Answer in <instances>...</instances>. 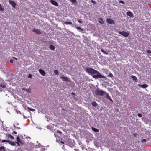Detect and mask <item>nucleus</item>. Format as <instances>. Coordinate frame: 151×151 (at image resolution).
<instances>
[{
  "instance_id": "8",
  "label": "nucleus",
  "mask_w": 151,
  "mask_h": 151,
  "mask_svg": "<svg viewBox=\"0 0 151 151\" xmlns=\"http://www.w3.org/2000/svg\"><path fill=\"white\" fill-rule=\"evenodd\" d=\"M9 2L14 8L15 7L16 4L15 2L11 0H9Z\"/></svg>"
},
{
  "instance_id": "39",
  "label": "nucleus",
  "mask_w": 151,
  "mask_h": 151,
  "mask_svg": "<svg viewBox=\"0 0 151 151\" xmlns=\"http://www.w3.org/2000/svg\"><path fill=\"white\" fill-rule=\"evenodd\" d=\"M38 145L40 147H42L43 146L42 145H41L40 144H39Z\"/></svg>"
},
{
  "instance_id": "40",
  "label": "nucleus",
  "mask_w": 151,
  "mask_h": 151,
  "mask_svg": "<svg viewBox=\"0 0 151 151\" xmlns=\"http://www.w3.org/2000/svg\"><path fill=\"white\" fill-rule=\"evenodd\" d=\"M17 134V132L16 131H14L13 132V134Z\"/></svg>"
},
{
  "instance_id": "20",
  "label": "nucleus",
  "mask_w": 151,
  "mask_h": 151,
  "mask_svg": "<svg viewBox=\"0 0 151 151\" xmlns=\"http://www.w3.org/2000/svg\"><path fill=\"white\" fill-rule=\"evenodd\" d=\"M6 149L4 146L0 147V151H5Z\"/></svg>"
},
{
  "instance_id": "41",
  "label": "nucleus",
  "mask_w": 151,
  "mask_h": 151,
  "mask_svg": "<svg viewBox=\"0 0 151 151\" xmlns=\"http://www.w3.org/2000/svg\"><path fill=\"white\" fill-rule=\"evenodd\" d=\"M78 22L79 23H81L82 22L80 20H78Z\"/></svg>"
},
{
  "instance_id": "17",
  "label": "nucleus",
  "mask_w": 151,
  "mask_h": 151,
  "mask_svg": "<svg viewBox=\"0 0 151 151\" xmlns=\"http://www.w3.org/2000/svg\"><path fill=\"white\" fill-rule=\"evenodd\" d=\"M22 90L27 91L28 93H31V90L30 88H29L28 89H26L25 88H23Z\"/></svg>"
},
{
  "instance_id": "18",
  "label": "nucleus",
  "mask_w": 151,
  "mask_h": 151,
  "mask_svg": "<svg viewBox=\"0 0 151 151\" xmlns=\"http://www.w3.org/2000/svg\"><path fill=\"white\" fill-rule=\"evenodd\" d=\"M64 24H65L66 25H68V24H69V25H73L72 22H64Z\"/></svg>"
},
{
  "instance_id": "31",
  "label": "nucleus",
  "mask_w": 151,
  "mask_h": 151,
  "mask_svg": "<svg viewBox=\"0 0 151 151\" xmlns=\"http://www.w3.org/2000/svg\"><path fill=\"white\" fill-rule=\"evenodd\" d=\"M101 51L103 53L105 54H107V53L105 51H104V50L103 49L101 50Z\"/></svg>"
},
{
  "instance_id": "4",
  "label": "nucleus",
  "mask_w": 151,
  "mask_h": 151,
  "mask_svg": "<svg viewBox=\"0 0 151 151\" xmlns=\"http://www.w3.org/2000/svg\"><path fill=\"white\" fill-rule=\"evenodd\" d=\"M106 22L109 24H114V21L111 19L109 18L106 19Z\"/></svg>"
},
{
  "instance_id": "35",
  "label": "nucleus",
  "mask_w": 151,
  "mask_h": 151,
  "mask_svg": "<svg viewBox=\"0 0 151 151\" xmlns=\"http://www.w3.org/2000/svg\"><path fill=\"white\" fill-rule=\"evenodd\" d=\"M91 2L94 4H96V3L95 1L93 0H91Z\"/></svg>"
},
{
  "instance_id": "14",
  "label": "nucleus",
  "mask_w": 151,
  "mask_h": 151,
  "mask_svg": "<svg viewBox=\"0 0 151 151\" xmlns=\"http://www.w3.org/2000/svg\"><path fill=\"white\" fill-rule=\"evenodd\" d=\"M105 97L108 99H109L110 100V101L112 102H113V101L111 99V97H110L109 94L107 93L106 94V96H105Z\"/></svg>"
},
{
  "instance_id": "49",
  "label": "nucleus",
  "mask_w": 151,
  "mask_h": 151,
  "mask_svg": "<svg viewBox=\"0 0 151 151\" xmlns=\"http://www.w3.org/2000/svg\"><path fill=\"white\" fill-rule=\"evenodd\" d=\"M5 151H6V150H5Z\"/></svg>"
},
{
  "instance_id": "37",
  "label": "nucleus",
  "mask_w": 151,
  "mask_h": 151,
  "mask_svg": "<svg viewBox=\"0 0 151 151\" xmlns=\"http://www.w3.org/2000/svg\"><path fill=\"white\" fill-rule=\"evenodd\" d=\"M138 117H142V115H141V114L139 113L138 114Z\"/></svg>"
},
{
  "instance_id": "51",
  "label": "nucleus",
  "mask_w": 151,
  "mask_h": 151,
  "mask_svg": "<svg viewBox=\"0 0 151 151\" xmlns=\"http://www.w3.org/2000/svg\"><path fill=\"white\" fill-rule=\"evenodd\" d=\"M5 151H6V150H5Z\"/></svg>"
},
{
  "instance_id": "16",
  "label": "nucleus",
  "mask_w": 151,
  "mask_h": 151,
  "mask_svg": "<svg viewBox=\"0 0 151 151\" xmlns=\"http://www.w3.org/2000/svg\"><path fill=\"white\" fill-rule=\"evenodd\" d=\"M92 129L93 131H94L96 132H99V130L97 128L92 127Z\"/></svg>"
},
{
  "instance_id": "23",
  "label": "nucleus",
  "mask_w": 151,
  "mask_h": 151,
  "mask_svg": "<svg viewBox=\"0 0 151 151\" xmlns=\"http://www.w3.org/2000/svg\"><path fill=\"white\" fill-rule=\"evenodd\" d=\"M108 77L112 78L113 77V75L111 73H110L107 76Z\"/></svg>"
},
{
  "instance_id": "27",
  "label": "nucleus",
  "mask_w": 151,
  "mask_h": 151,
  "mask_svg": "<svg viewBox=\"0 0 151 151\" xmlns=\"http://www.w3.org/2000/svg\"><path fill=\"white\" fill-rule=\"evenodd\" d=\"M71 2L73 4H75L76 3L77 1L76 0H71Z\"/></svg>"
},
{
  "instance_id": "5",
  "label": "nucleus",
  "mask_w": 151,
  "mask_h": 151,
  "mask_svg": "<svg viewBox=\"0 0 151 151\" xmlns=\"http://www.w3.org/2000/svg\"><path fill=\"white\" fill-rule=\"evenodd\" d=\"M17 142L16 143L18 145H20L19 143L22 144V142L20 140V138L18 136H17L16 138Z\"/></svg>"
},
{
  "instance_id": "6",
  "label": "nucleus",
  "mask_w": 151,
  "mask_h": 151,
  "mask_svg": "<svg viewBox=\"0 0 151 151\" xmlns=\"http://www.w3.org/2000/svg\"><path fill=\"white\" fill-rule=\"evenodd\" d=\"M60 78L61 79L62 81L66 82L69 81V78L65 77H60Z\"/></svg>"
},
{
  "instance_id": "30",
  "label": "nucleus",
  "mask_w": 151,
  "mask_h": 151,
  "mask_svg": "<svg viewBox=\"0 0 151 151\" xmlns=\"http://www.w3.org/2000/svg\"><path fill=\"white\" fill-rule=\"evenodd\" d=\"M28 77L29 78H32V75L31 74H29L28 76Z\"/></svg>"
},
{
  "instance_id": "9",
  "label": "nucleus",
  "mask_w": 151,
  "mask_h": 151,
  "mask_svg": "<svg viewBox=\"0 0 151 151\" xmlns=\"http://www.w3.org/2000/svg\"><path fill=\"white\" fill-rule=\"evenodd\" d=\"M50 2L53 5H55L56 6H57L58 5V3L55 1L53 0H51Z\"/></svg>"
},
{
  "instance_id": "46",
  "label": "nucleus",
  "mask_w": 151,
  "mask_h": 151,
  "mask_svg": "<svg viewBox=\"0 0 151 151\" xmlns=\"http://www.w3.org/2000/svg\"><path fill=\"white\" fill-rule=\"evenodd\" d=\"M72 94H73V95H74V93L73 92H72Z\"/></svg>"
},
{
  "instance_id": "22",
  "label": "nucleus",
  "mask_w": 151,
  "mask_h": 151,
  "mask_svg": "<svg viewBox=\"0 0 151 151\" xmlns=\"http://www.w3.org/2000/svg\"><path fill=\"white\" fill-rule=\"evenodd\" d=\"M0 87H1L4 88H6V85H5V84H4V85L1 84L0 85Z\"/></svg>"
},
{
  "instance_id": "50",
  "label": "nucleus",
  "mask_w": 151,
  "mask_h": 151,
  "mask_svg": "<svg viewBox=\"0 0 151 151\" xmlns=\"http://www.w3.org/2000/svg\"><path fill=\"white\" fill-rule=\"evenodd\" d=\"M5 151H6V150H5Z\"/></svg>"
},
{
  "instance_id": "34",
  "label": "nucleus",
  "mask_w": 151,
  "mask_h": 151,
  "mask_svg": "<svg viewBox=\"0 0 151 151\" xmlns=\"http://www.w3.org/2000/svg\"><path fill=\"white\" fill-rule=\"evenodd\" d=\"M146 140L145 139H143L141 140V142L142 143H144V142H146Z\"/></svg>"
},
{
  "instance_id": "19",
  "label": "nucleus",
  "mask_w": 151,
  "mask_h": 151,
  "mask_svg": "<svg viewBox=\"0 0 151 151\" xmlns=\"http://www.w3.org/2000/svg\"><path fill=\"white\" fill-rule=\"evenodd\" d=\"M91 104L92 106L94 107L96 106L97 105V104L95 101H93V102H92Z\"/></svg>"
},
{
  "instance_id": "44",
  "label": "nucleus",
  "mask_w": 151,
  "mask_h": 151,
  "mask_svg": "<svg viewBox=\"0 0 151 151\" xmlns=\"http://www.w3.org/2000/svg\"><path fill=\"white\" fill-rule=\"evenodd\" d=\"M12 145H15V144H14V143L13 142V143H12Z\"/></svg>"
},
{
  "instance_id": "48",
  "label": "nucleus",
  "mask_w": 151,
  "mask_h": 151,
  "mask_svg": "<svg viewBox=\"0 0 151 151\" xmlns=\"http://www.w3.org/2000/svg\"><path fill=\"white\" fill-rule=\"evenodd\" d=\"M59 133H61V132L60 131H59Z\"/></svg>"
},
{
  "instance_id": "32",
  "label": "nucleus",
  "mask_w": 151,
  "mask_h": 151,
  "mask_svg": "<svg viewBox=\"0 0 151 151\" xmlns=\"http://www.w3.org/2000/svg\"><path fill=\"white\" fill-rule=\"evenodd\" d=\"M9 137L10 138H11L12 139H14V137L12 136L11 135H9Z\"/></svg>"
},
{
  "instance_id": "12",
  "label": "nucleus",
  "mask_w": 151,
  "mask_h": 151,
  "mask_svg": "<svg viewBox=\"0 0 151 151\" xmlns=\"http://www.w3.org/2000/svg\"><path fill=\"white\" fill-rule=\"evenodd\" d=\"M126 14L128 16L130 17H133V13L129 11H128Z\"/></svg>"
},
{
  "instance_id": "26",
  "label": "nucleus",
  "mask_w": 151,
  "mask_h": 151,
  "mask_svg": "<svg viewBox=\"0 0 151 151\" xmlns=\"http://www.w3.org/2000/svg\"><path fill=\"white\" fill-rule=\"evenodd\" d=\"M76 28L78 29V30H82V31H83V29L79 27H78V26H77L76 27Z\"/></svg>"
},
{
  "instance_id": "7",
  "label": "nucleus",
  "mask_w": 151,
  "mask_h": 151,
  "mask_svg": "<svg viewBox=\"0 0 151 151\" xmlns=\"http://www.w3.org/2000/svg\"><path fill=\"white\" fill-rule=\"evenodd\" d=\"M32 31L37 34H40L41 33L40 31L38 29L35 28L33 29Z\"/></svg>"
},
{
  "instance_id": "15",
  "label": "nucleus",
  "mask_w": 151,
  "mask_h": 151,
  "mask_svg": "<svg viewBox=\"0 0 151 151\" xmlns=\"http://www.w3.org/2000/svg\"><path fill=\"white\" fill-rule=\"evenodd\" d=\"M99 22L101 24H103L104 22L103 21V19L101 18H99Z\"/></svg>"
},
{
  "instance_id": "28",
  "label": "nucleus",
  "mask_w": 151,
  "mask_h": 151,
  "mask_svg": "<svg viewBox=\"0 0 151 151\" xmlns=\"http://www.w3.org/2000/svg\"><path fill=\"white\" fill-rule=\"evenodd\" d=\"M28 109L30 111H35V110L34 109L29 108V107H28Z\"/></svg>"
},
{
  "instance_id": "47",
  "label": "nucleus",
  "mask_w": 151,
  "mask_h": 151,
  "mask_svg": "<svg viewBox=\"0 0 151 151\" xmlns=\"http://www.w3.org/2000/svg\"><path fill=\"white\" fill-rule=\"evenodd\" d=\"M17 128L18 129H20V128H18V127H17Z\"/></svg>"
},
{
  "instance_id": "29",
  "label": "nucleus",
  "mask_w": 151,
  "mask_h": 151,
  "mask_svg": "<svg viewBox=\"0 0 151 151\" xmlns=\"http://www.w3.org/2000/svg\"><path fill=\"white\" fill-rule=\"evenodd\" d=\"M2 142H10L11 141L10 140H3L2 141Z\"/></svg>"
},
{
  "instance_id": "21",
  "label": "nucleus",
  "mask_w": 151,
  "mask_h": 151,
  "mask_svg": "<svg viewBox=\"0 0 151 151\" xmlns=\"http://www.w3.org/2000/svg\"><path fill=\"white\" fill-rule=\"evenodd\" d=\"M49 48H50V49L52 50H54L55 49V47L54 46L52 45H50V46L49 47Z\"/></svg>"
},
{
  "instance_id": "36",
  "label": "nucleus",
  "mask_w": 151,
  "mask_h": 151,
  "mask_svg": "<svg viewBox=\"0 0 151 151\" xmlns=\"http://www.w3.org/2000/svg\"><path fill=\"white\" fill-rule=\"evenodd\" d=\"M146 52L148 53H151V51L149 50H147Z\"/></svg>"
},
{
  "instance_id": "1",
  "label": "nucleus",
  "mask_w": 151,
  "mask_h": 151,
  "mask_svg": "<svg viewBox=\"0 0 151 151\" xmlns=\"http://www.w3.org/2000/svg\"><path fill=\"white\" fill-rule=\"evenodd\" d=\"M85 71L91 75H96L92 76V77L94 78H105V77L101 74L97 70L93 69L90 67L87 68L85 70Z\"/></svg>"
},
{
  "instance_id": "42",
  "label": "nucleus",
  "mask_w": 151,
  "mask_h": 151,
  "mask_svg": "<svg viewBox=\"0 0 151 151\" xmlns=\"http://www.w3.org/2000/svg\"><path fill=\"white\" fill-rule=\"evenodd\" d=\"M60 142L61 143L63 144H64V142H63V141H61Z\"/></svg>"
},
{
  "instance_id": "11",
  "label": "nucleus",
  "mask_w": 151,
  "mask_h": 151,
  "mask_svg": "<svg viewBox=\"0 0 151 151\" xmlns=\"http://www.w3.org/2000/svg\"><path fill=\"white\" fill-rule=\"evenodd\" d=\"M138 86L140 87L143 88H145L148 87V86L146 84H144L143 85H138Z\"/></svg>"
},
{
  "instance_id": "2",
  "label": "nucleus",
  "mask_w": 151,
  "mask_h": 151,
  "mask_svg": "<svg viewBox=\"0 0 151 151\" xmlns=\"http://www.w3.org/2000/svg\"><path fill=\"white\" fill-rule=\"evenodd\" d=\"M95 93L96 95L102 96L105 95V96H106V94H107V93L106 92L102 90H101L99 89H97L96 90Z\"/></svg>"
},
{
  "instance_id": "25",
  "label": "nucleus",
  "mask_w": 151,
  "mask_h": 151,
  "mask_svg": "<svg viewBox=\"0 0 151 151\" xmlns=\"http://www.w3.org/2000/svg\"><path fill=\"white\" fill-rule=\"evenodd\" d=\"M4 8H3L1 5L0 4V11H4Z\"/></svg>"
},
{
  "instance_id": "43",
  "label": "nucleus",
  "mask_w": 151,
  "mask_h": 151,
  "mask_svg": "<svg viewBox=\"0 0 151 151\" xmlns=\"http://www.w3.org/2000/svg\"><path fill=\"white\" fill-rule=\"evenodd\" d=\"M13 58H14V59H16V60L17 59V58H15V57H13Z\"/></svg>"
},
{
  "instance_id": "45",
  "label": "nucleus",
  "mask_w": 151,
  "mask_h": 151,
  "mask_svg": "<svg viewBox=\"0 0 151 151\" xmlns=\"http://www.w3.org/2000/svg\"><path fill=\"white\" fill-rule=\"evenodd\" d=\"M14 127H16L15 125H14Z\"/></svg>"
},
{
  "instance_id": "10",
  "label": "nucleus",
  "mask_w": 151,
  "mask_h": 151,
  "mask_svg": "<svg viewBox=\"0 0 151 151\" xmlns=\"http://www.w3.org/2000/svg\"><path fill=\"white\" fill-rule=\"evenodd\" d=\"M39 71L41 75L43 76H44L46 74L45 72L42 69H39Z\"/></svg>"
},
{
  "instance_id": "52",
  "label": "nucleus",
  "mask_w": 151,
  "mask_h": 151,
  "mask_svg": "<svg viewBox=\"0 0 151 151\" xmlns=\"http://www.w3.org/2000/svg\"><path fill=\"white\" fill-rule=\"evenodd\" d=\"M5 151H6V150H5Z\"/></svg>"
},
{
  "instance_id": "13",
  "label": "nucleus",
  "mask_w": 151,
  "mask_h": 151,
  "mask_svg": "<svg viewBox=\"0 0 151 151\" xmlns=\"http://www.w3.org/2000/svg\"><path fill=\"white\" fill-rule=\"evenodd\" d=\"M131 78L133 79V80H134L135 82H137V77L134 76L132 75L131 76Z\"/></svg>"
},
{
  "instance_id": "24",
  "label": "nucleus",
  "mask_w": 151,
  "mask_h": 151,
  "mask_svg": "<svg viewBox=\"0 0 151 151\" xmlns=\"http://www.w3.org/2000/svg\"><path fill=\"white\" fill-rule=\"evenodd\" d=\"M54 73L56 75H58L59 73L58 71L56 70H54Z\"/></svg>"
},
{
  "instance_id": "38",
  "label": "nucleus",
  "mask_w": 151,
  "mask_h": 151,
  "mask_svg": "<svg viewBox=\"0 0 151 151\" xmlns=\"http://www.w3.org/2000/svg\"><path fill=\"white\" fill-rule=\"evenodd\" d=\"M14 62V60L12 59H11L10 60V62L11 63H12Z\"/></svg>"
},
{
  "instance_id": "33",
  "label": "nucleus",
  "mask_w": 151,
  "mask_h": 151,
  "mask_svg": "<svg viewBox=\"0 0 151 151\" xmlns=\"http://www.w3.org/2000/svg\"><path fill=\"white\" fill-rule=\"evenodd\" d=\"M119 3H120L122 4H125V3L123 1H121V0L119 1Z\"/></svg>"
},
{
  "instance_id": "3",
  "label": "nucleus",
  "mask_w": 151,
  "mask_h": 151,
  "mask_svg": "<svg viewBox=\"0 0 151 151\" xmlns=\"http://www.w3.org/2000/svg\"><path fill=\"white\" fill-rule=\"evenodd\" d=\"M119 33L125 37H127L129 34L125 31L119 32Z\"/></svg>"
}]
</instances>
